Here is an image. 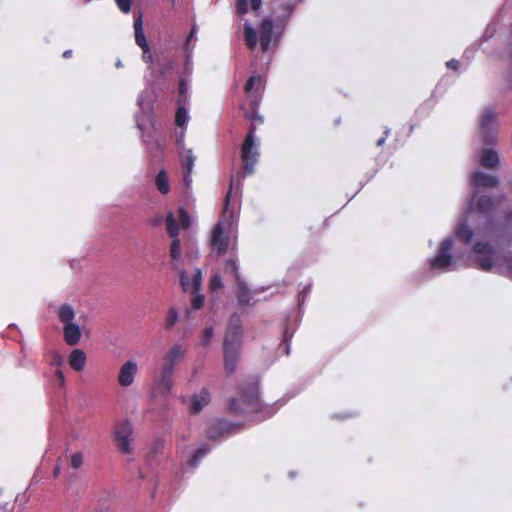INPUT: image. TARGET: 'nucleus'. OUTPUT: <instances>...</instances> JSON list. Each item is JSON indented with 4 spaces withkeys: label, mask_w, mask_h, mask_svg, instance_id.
Listing matches in <instances>:
<instances>
[{
    "label": "nucleus",
    "mask_w": 512,
    "mask_h": 512,
    "mask_svg": "<svg viewBox=\"0 0 512 512\" xmlns=\"http://www.w3.org/2000/svg\"><path fill=\"white\" fill-rule=\"evenodd\" d=\"M455 234L459 241L472 246L474 260L483 271L495 270L496 273L512 278V257L504 259L501 253L487 241L495 234L485 231L475 233L466 223L458 222Z\"/></svg>",
    "instance_id": "obj_1"
},
{
    "label": "nucleus",
    "mask_w": 512,
    "mask_h": 512,
    "mask_svg": "<svg viewBox=\"0 0 512 512\" xmlns=\"http://www.w3.org/2000/svg\"><path fill=\"white\" fill-rule=\"evenodd\" d=\"M503 200L504 196H478L477 193H475L467 202V217L476 215L484 219V227L479 231H485L490 234H501L506 230H512V210L506 213L501 221L496 217L498 208Z\"/></svg>",
    "instance_id": "obj_2"
},
{
    "label": "nucleus",
    "mask_w": 512,
    "mask_h": 512,
    "mask_svg": "<svg viewBox=\"0 0 512 512\" xmlns=\"http://www.w3.org/2000/svg\"><path fill=\"white\" fill-rule=\"evenodd\" d=\"M300 2L302 0L284 2L279 5L280 15L276 18L268 16L262 20L259 26V41L263 52L268 51L271 43L278 42L282 37L295 6Z\"/></svg>",
    "instance_id": "obj_3"
},
{
    "label": "nucleus",
    "mask_w": 512,
    "mask_h": 512,
    "mask_svg": "<svg viewBox=\"0 0 512 512\" xmlns=\"http://www.w3.org/2000/svg\"><path fill=\"white\" fill-rule=\"evenodd\" d=\"M258 380L251 378L242 385L239 391V397L230 401V410L238 414L260 413L264 416L260 420L271 417L276 409L273 406L262 407L258 396Z\"/></svg>",
    "instance_id": "obj_4"
},
{
    "label": "nucleus",
    "mask_w": 512,
    "mask_h": 512,
    "mask_svg": "<svg viewBox=\"0 0 512 512\" xmlns=\"http://www.w3.org/2000/svg\"><path fill=\"white\" fill-rule=\"evenodd\" d=\"M238 186L235 187L234 180L230 182L229 191L226 194L224 202V210L221 220L217 223L214 228L211 238V248L217 255H222L227 251L229 243V231L234 220V212L230 209V203L232 198H236L238 194Z\"/></svg>",
    "instance_id": "obj_5"
},
{
    "label": "nucleus",
    "mask_w": 512,
    "mask_h": 512,
    "mask_svg": "<svg viewBox=\"0 0 512 512\" xmlns=\"http://www.w3.org/2000/svg\"><path fill=\"white\" fill-rule=\"evenodd\" d=\"M59 322L63 325L64 340L68 345L79 343L82 335L80 326L75 322L76 312L69 303L58 305L54 309Z\"/></svg>",
    "instance_id": "obj_6"
},
{
    "label": "nucleus",
    "mask_w": 512,
    "mask_h": 512,
    "mask_svg": "<svg viewBox=\"0 0 512 512\" xmlns=\"http://www.w3.org/2000/svg\"><path fill=\"white\" fill-rule=\"evenodd\" d=\"M454 240L444 239L434 257L429 260L430 269L440 272H450L457 269V258L452 255Z\"/></svg>",
    "instance_id": "obj_7"
},
{
    "label": "nucleus",
    "mask_w": 512,
    "mask_h": 512,
    "mask_svg": "<svg viewBox=\"0 0 512 512\" xmlns=\"http://www.w3.org/2000/svg\"><path fill=\"white\" fill-rule=\"evenodd\" d=\"M137 105L140 108V113L136 116V123L139 130L142 131L144 141L148 143L147 137L149 135H145L146 131L150 128H154V119H153V100L150 92L147 90L142 91L137 98Z\"/></svg>",
    "instance_id": "obj_8"
},
{
    "label": "nucleus",
    "mask_w": 512,
    "mask_h": 512,
    "mask_svg": "<svg viewBox=\"0 0 512 512\" xmlns=\"http://www.w3.org/2000/svg\"><path fill=\"white\" fill-rule=\"evenodd\" d=\"M259 157V142L255 136V128L251 127L241 148V158L245 174L254 172V165Z\"/></svg>",
    "instance_id": "obj_9"
},
{
    "label": "nucleus",
    "mask_w": 512,
    "mask_h": 512,
    "mask_svg": "<svg viewBox=\"0 0 512 512\" xmlns=\"http://www.w3.org/2000/svg\"><path fill=\"white\" fill-rule=\"evenodd\" d=\"M202 280V272L198 268L193 271L191 279L188 277L185 271H180V282L183 290L193 292V296L191 298V306L195 310L200 309L203 306L205 300L204 295L198 292L201 287Z\"/></svg>",
    "instance_id": "obj_10"
},
{
    "label": "nucleus",
    "mask_w": 512,
    "mask_h": 512,
    "mask_svg": "<svg viewBox=\"0 0 512 512\" xmlns=\"http://www.w3.org/2000/svg\"><path fill=\"white\" fill-rule=\"evenodd\" d=\"M263 79L260 75H252L246 82L245 92L252 106V113L249 118L252 120L251 127L256 129L257 124L263 123V117L257 114L256 109L260 104V90Z\"/></svg>",
    "instance_id": "obj_11"
},
{
    "label": "nucleus",
    "mask_w": 512,
    "mask_h": 512,
    "mask_svg": "<svg viewBox=\"0 0 512 512\" xmlns=\"http://www.w3.org/2000/svg\"><path fill=\"white\" fill-rule=\"evenodd\" d=\"M474 159L481 166L491 170L498 169L501 165L500 155L492 145L485 144L484 147L478 149L474 154Z\"/></svg>",
    "instance_id": "obj_12"
},
{
    "label": "nucleus",
    "mask_w": 512,
    "mask_h": 512,
    "mask_svg": "<svg viewBox=\"0 0 512 512\" xmlns=\"http://www.w3.org/2000/svg\"><path fill=\"white\" fill-rule=\"evenodd\" d=\"M497 115L491 109H486L481 117L480 129L483 137V142L486 145L496 146L498 143L497 134L493 130L496 123Z\"/></svg>",
    "instance_id": "obj_13"
},
{
    "label": "nucleus",
    "mask_w": 512,
    "mask_h": 512,
    "mask_svg": "<svg viewBox=\"0 0 512 512\" xmlns=\"http://www.w3.org/2000/svg\"><path fill=\"white\" fill-rule=\"evenodd\" d=\"M132 432V425L128 420L121 421L115 428L116 445L124 453L131 452L130 442Z\"/></svg>",
    "instance_id": "obj_14"
},
{
    "label": "nucleus",
    "mask_w": 512,
    "mask_h": 512,
    "mask_svg": "<svg viewBox=\"0 0 512 512\" xmlns=\"http://www.w3.org/2000/svg\"><path fill=\"white\" fill-rule=\"evenodd\" d=\"M241 339H242L241 318L238 314H233L229 320L224 343L229 342L230 346L240 348Z\"/></svg>",
    "instance_id": "obj_15"
},
{
    "label": "nucleus",
    "mask_w": 512,
    "mask_h": 512,
    "mask_svg": "<svg viewBox=\"0 0 512 512\" xmlns=\"http://www.w3.org/2000/svg\"><path fill=\"white\" fill-rule=\"evenodd\" d=\"M138 372L137 363L133 360L126 361L119 370L118 383L122 387H128L133 384Z\"/></svg>",
    "instance_id": "obj_16"
},
{
    "label": "nucleus",
    "mask_w": 512,
    "mask_h": 512,
    "mask_svg": "<svg viewBox=\"0 0 512 512\" xmlns=\"http://www.w3.org/2000/svg\"><path fill=\"white\" fill-rule=\"evenodd\" d=\"M223 351H224V368L226 374L231 375L237 367L238 359H239V347H232L229 345V342L223 343Z\"/></svg>",
    "instance_id": "obj_17"
},
{
    "label": "nucleus",
    "mask_w": 512,
    "mask_h": 512,
    "mask_svg": "<svg viewBox=\"0 0 512 512\" xmlns=\"http://www.w3.org/2000/svg\"><path fill=\"white\" fill-rule=\"evenodd\" d=\"M498 182L497 176L488 174L480 169L470 174V184L475 187H496Z\"/></svg>",
    "instance_id": "obj_18"
},
{
    "label": "nucleus",
    "mask_w": 512,
    "mask_h": 512,
    "mask_svg": "<svg viewBox=\"0 0 512 512\" xmlns=\"http://www.w3.org/2000/svg\"><path fill=\"white\" fill-rule=\"evenodd\" d=\"M174 369H175V366L173 364L168 363L167 361H164L162 368H161L158 386L161 389V391H163L167 394L170 393L171 389H172V375H173Z\"/></svg>",
    "instance_id": "obj_19"
},
{
    "label": "nucleus",
    "mask_w": 512,
    "mask_h": 512,
    "mask_svg": "<svg viewBox=\"0 0 512 512\" xmlns=\"http://www.w3.org/2000/svg\"><path fill=\"white\" fill-rule=\"evenodd\" d=\"M211 400L210 392L207 388H202L198 394H194L189 403L190 412L199 413Z\"/></svg>",
    "instance_id": "obj_20"
},
{
    "label": "nucleus",
    "mask_w": 512,
    "mask_h": 512,
    "mask_svg": "<svg viewBox=\"0 0 512 512\" xmlns=\"http://www.w3.org/2000/svg\"><path fill=\"white\" fill-rule=\"evenodd\" d=\"M68 362L75 371H82L86 365V354L81 349H74L69 355Z\"/></svg>",
    "instance_id": "obj_21"
},
{
    "label": "nucleus",
    "mask_w": 512,
    "mask_h": 512,
    "mask_svg": "<svg viewBox=\"0 0 512 512\" xmlns=\"http://www.w3.org/2000/svg\"><path fill=\"white\" fill-rule=\"evenodd\" d=\"M187 349L180 344H174L164 355V361L173 364L174 366L186 354Z\"/></svg>",
    "instance_id": "obj_22"
},
{
    "label": "nucleus",
    "mask_w": 512,
    "mask_h": 512,
    "mask_svg": "<svg viewBox=\"0 0 512 512\" xmlns=\"http://www.w3.org/2000/svg\"><path fill=\"white\" fill-rule=\"evenodd\" d=\"M238 427V425L229 423L225 420H216L213 424V428H211L208 432V437L210 439H216V432L217 430L219 434H229L234 428Z\"/></svg>",
    "instance_id": "obj_23"
},
{
    "label": "nucleus",
    "mask_w": 512,
    "mask_h": 512,
    "mask_svg": "<svg viewBox=\"0 0 512 512\" xmlns=\"http://www.w3.org/2000/svg\"><path fill=\"white\" fill-rule=\"evenodd\" d=\"M134 30H135V42L136 44L141 48H148V42L146 40L144 31H143V25H142V17L139 15L134 20Z\"/></svg>",
    "instance_id": "obj_24"
},
{
    "label": "nucleus",
    "mask_w": 512,
    "mask_h": 512,
    "mask_svg": "<svg viewBox=\"0 0 512 512\" xmlns=\"http://www.w3.org/2000/svg\"><path fill=\"white\" fill-rule=\"evenodd\" d=\"M244 35L247 46L254 50L258 43L257 31L249 21L244 23Z\"/></svg>",
    "instance_id": "obj_25"
},
{
    "label": "nucleus",
    "mask_w": 512,
    "mask_h": 512,
    "mask_svg": "<svg viewBox=\"0 0 512 512\" xmlns=\"http://www.w3.org/2000/svg\"><path fill=\"white\" fill-rule=\"evenodd\" d=\"M179 157L181 160L182 170L193 171L195 164V156L191 149H181L179 152Z\"/></svg>",
    "instance_id": "obj_26"
},
{
    "label": "nucleus",
    "mask_w": 512,
    "mask_h": 512,
    "mask_svg": "<svg viewBox=\"0 0 512 512\" xmlns=\"http://www.w3.org/2000/svg\"><path fill=\"white\" fill-rule=\"evenodd\" d=\"M210 447L207 444H203L200 447L197 448L192 458L183 465V469H185V466L188 465L190 468L195 469L201 459L207 455L210 452Z\"/></svg>",
    "instance_id": "obj_27"
},
{
    "label": "nucleus",
    "mask_w": 512,
    "mask_h": 512,
    "mask_svg": "<svg viewBox=\"0 0 512 512\" xmlns=\"http://www.w3.org/2000/svg\"><path fill=\"white\" fill-rule=\"evenodd\" d=\"M178 108L175 115L176 125L179 127H183L189 121L188 110L185 107L186 103H182V99L177 100Z\"/></svg>",
    "instance_id": "obj_28"
},
{
    "label": "nucleus",
    "mask_w": 512,
    "mask_h": 512,
    "mask_svg": "<svg viewBox=\"0 0 512 512\" xmlns=\"http://www.w3.org/2000/svg\"><path fill=\"white\" fill-rule=\"evenodd\" d=\"M238 282V293L237 298L240 305H250L251 304V294L247 287V285L244 283L243 280L239 279Z\"/></svg>",
    "instance_id": "obj_29"
},
{
    "label": "nucleus",
    "mask_w": 512,
    "mask_h": 512,
    "mask_svg": "<svg viewBox=\"0 0 512 512\" xmlns=\"http://www.w3.org/2000/svg\"><path fill=\"white\" fill-rule=\"evenodd\" d=\"M155 185L160 193L167 194L170 190L169 180L165 170H160L155 178Z\"/></svg>",
    "instance_id": "obj_30"
},
{
    "label": "nucleus",
    "mask_w": 512,
    "mask_h": 512,
    "mask_svg": "<svg viewBox=\"0 0 512 512\" xmlns=\"http://www.w3.org/2000/svg\"><path fill=\"white\" fill-rule=\"evenodd\" d=\"M167 231L172 239L178 238L179 227L176 224L173 213H169L166 217Z\"/></svg>",
    "instance_id": "obj_31"
},
{
    "label": "nucleus",
    "mask_w": 512,
    "mask_h": 512,
    "mask_svg": "<svg viewBox=\"0 0 512 512\" xmlns=\"http://www.w3.org/2000/svg\"><path fill=\"white\" fill-rule=\"evenodd\" d=\"M188 90H189L188 80L186 78H181L179 81V87H178V93H179L178 99H182V103H187L189 100Z\"/></svg>",
    "instance_id": "obj_32"
},
{
    "label": "nucleus",
    "mask_w": 512,
    "mask_h": 512,
    "mask_svg": "<svg viewBox=\"0 0 512 512\" xmlns=\"http://www.w3.org/2000/svg\"><path fill=\"white\" fill-rule=\"evenodd\" d=\"M213 335H214V330L212 327L205 328L200 336L198 345L202 346V347H208Z\"/></svg>",
    "instance_id": "obj_33"
},
{
    "label": "nucleus",
    "mask_w": 512,
    "mask_h": 512,
    "mask_svg": "<svg viewBox=\"0 0 512 512\" xmlns=\"http://www.w3.org/2000/svg\"><path fill=\"white\" fill-rule=\"evenodd\" d=\"M292 336H293L292 332L290 333L287 329L284 330L283 342H282V344L279 345V350H283V353L285 355L290 354V342H291Z\"/></svg>",
    "instance_id": "obj_34"
},
{
    "label": "nucleus",
    "mask_w": 512,
    "mask_h": 512,
    "mask_svg": "<svg viewBox=\"0 0 512 512\" xmlns=\"http://www.w3.org/2000/svg\"><path fill=\"white\" fill-rule=\"evenodd\" d=\"M179 319V313L178 310L174 307L170 308L167 314L166 318V328L170 329L172 328Z\"/></svg>",
    "instance_id": "obj_35"
},
{
    "label": "nucleus",
    "mask_w": 512,
    "mask_h": 512,
    "mask_svg": "<svg viewBox=\"0 0 512 512\" xmlns=\"http://www.w3.org/2000/svg\"><path fill=\"white\" fill-rule=\"evenodd\" d=\"M225 272L231 273L235 276L236 280L241 279L238 273V265L235 259H228L225 263Z\"/></svg>",
    "instance_id": "obj_36"
},
{
    "label": "nucleus",
    "mask_w": 512,
    "mask_h": 512,
    "mask_svg": "<svg viewBox=\"0 0 512 512\" xmlns=\"http://www.w3.org/2000/svg\"><path fill=\"white\" fill-rule=\"evenodd\" d=\"M170 255L173 259L178 260L181 257L180 240L175 238L172 240L170 247Z\"/></svg>",
    "instance_id": "obj_37"
},
{
    "label": "nucleus",
    "mask_w": 512,
    "mask_h": 512,
    "mask_svg": "<svg viewBox=\"0 0 512 512\" xmlns=\"http://www.w3.org/2000/svg\"><path fill=\"white\" fill-rule=\"evenodd\" d=\"M83 463V454L81 452H76L70 457V466L74 469H79Z\"/></svg>",
    "instance_id": "obj_38"
},
{
    "label": "nucleus",
    "mask_w": 512,
    "mask_h": 512,
    "mask_svg": "<svg viewBox=\"0 0 512 512\" xmlns=\"http://www.w3.org/2000/svg\"><path fill=\"white\" fill-rule=\"evenodd\" d=\"M180 223L183 228H188L190 225V217L187 211L183 208L179 209Z\"/></svg>",
    "instance_id": "obj_39"
},
{
    "label": "nucleus",
    "mask_w": 512,
    "mask_h": 512,
    "mask_svg": "<svg viewBox=\"0 0 512 512\" xmlns=\"http://www.w3.org/2000/svg\"><path fill=\"white\" fill-rule=\"evenodd\" d=\"M210 287L213 291H216L220 288H222V280H221V277L220 275L218 274H214L212 277H211V280H210Z\"/></svg>",
    "instance_id": "obj_40"
},
{
    "label": "nucleus",
    "mask_w": 512,
    "mask_h": 512,
    "mask_svg": "<svg viewBox=\"0 0 512 512\" xmlns=\"http://www.w3.org/2000/svg\"><path fill=\"white\" fill-rule=\"evenodd\" d=\"M191 51L187 48L185 52V63H184V71L187 74H191L192 72V63H191Z\"/></svg>",
    "instance_id": "obj_41"
},
{
    "label": "nucleus",
    "mask_w": 512,
    "mask_h": 512,
    "mask_svg": "<svg viewBox=\"0 0 512 512\" xmlns=\"http://www.w3.org/2000/svg\"><path fill=\"white\" fill-rule=\"evenodd\" d=\"M117 6L123 13H128L131 8V0H115Z\"/></svg>",
    "instance_id": "obj_42"
},
{
    "label": "nucleus",
    "mask_w": 512,
    "mask_h": 512,
    "mask_svg": "<svg viewBox=\"0 0 512 512\" xmlns=\"http://www.w3.org/2000/svg\"><path fill=\"white\" fill-rule=\"evenodd\" d=\"M184 139L185 129L181 127V130L176 132V144L180 150L184 148Z\"/></svg>",
    "instance_id": "obj_43"
},
{
    "label": "nucleus",
    "mask_w": 512,
    "mask_h": 512,
    "mask_svg": "<svg viewBox=\"0 0 512 512\" xmlns=\"http://www.w3.org/2000/svg\"><path fill=\"white\" fill-rule=\"evenodd\" d=\"M237 10L239 14H246L248 12V1L247 0H238L237 1Z\"/></svg>",
    "instance_id": "obj_44"
},
{
    "label": "nucleus",
    "mask_w": 512,
    "mask_h": 512,
    "mask_svg": "<svg viewBox=\"0 0 512 512\" xmlns=\"http://www.w3.org/2000/svg\"><path fill=\"white\" fill-rule=\"evenodd\" d=\"M192 172L193 171L183 170V184L187 188L190 187L192 183Z\"/></svg>",
    "instance_id": "obj_45"
},
{
    "label": "nucleus",
    "mask_w": 512,
    "mask_h": 512,
    "mask_svg": "<svg viewBox=\"0 0 512 512\" xmlns=\"http://www.w3.org/2000/svg\"><path fill=\"white\" fill-rule=\"evenodd\" d=\"M55 380L60 386H64L65 384V376L61 369H56L55 371Z\"/></svg>",
    "instance_id": "obj_46"
},
{
    "label": "nucleus",
    "mask_w": 512,
    "mask_h": 512,
    "mask_svg": "<svg viewBox=\"0 0 512 512\" xmlns=\"http://www.w3.org/2000/svg\"><path fill=\"white\" fill-rule=\"evenodd\" d=\"M143 51V55H142V59L146 62V63H152L153 61V56L152 54L150 53V48H144L142 49Z\"/></svg>",
    "instance_id": "obj_47"
},
{
    "label": "nucleus",
    "mask_w": 512,
    "mask_h": 512,
    "mask_svg": "<svg viewBox=\"0 0 512 512\" xmlns=\"http://www.w3.org/2000/svg\"><path fill=\"white\" fill-rule=\"evenodd\" d=\"M459 65H460V63L456 59H451V60L446 62L447 68L455 70V71L458 70Z\"/></svg>",
    "instance_id": "obj_48"
},
{
    "label": "nucleus",
    "mask_w": 512,
    "mask_h": 512,
    "mask_svg": "<svg viewBox=\"0 0 512 512\" xmlns=\"http://www.w3.org/2000/svg\"><path fill=\"white\" fill-rule=\"evenodd\" d=\"M262 0H250L251 9L255 12H258L262 6Z\"/></svg>",
    "instance_id": "obj_49"
},
{
    "label": "nucleus",
    "mask_w": 512,
    "mask_h": 512,
    "mask_svg": "<svg viewBox=\"0 0 512 512\" xmlns=\"http://www.w3.org/2000/svg\"><path fill=\"white\" fill-rule=\"evenodd\" d=\"M193 40H196V35L189 32L185 42V50L188 48L192 52V48H190V42Z\"/></svg>",
    "instance_id": "obj_50"
},
{
    "label": "nucleus",
    "mask_w": 512,
    "mask_h": 512,
    "mask_svg": "<svg viewBox=\"0 0 512 512\" xmlns=\"http://www.w3.org/2000/svg\"><path fill=\"white\" fill-rule=\"evenodd\" d=\"M389 132H390V130L388 128H386V130L384 132V136L381 137L380 139H378V141H377L378 146H382L385 143V140H386Z\"/></svg>",
    "instance_id": "obj_51"
},
{
    "label": "nucleus",
    "mask_w": 512,
    "mask_h": 512,
    "mask_svg": "<svg viewBox=\"0 0 512 512\" xmlns=\"http://www.w3.org/2000/svg\"><path fill=\"white\" fill-rule=\"evenodd\" d=\"M493 32H494V29H492V26L489 25L485 31V34H484V37L485 38H488V37H492L493 35Z\"/></svg>",
    "instance_id": "obj_52"
},
{
    "label": "nucleus",
    "mask_w": 512,
    "mask_h": 512,
    "mask_svg": "<svg viewBox=\"0 0 512 512\" xmlns=\"http://www.w3.org/2000/svg\"><path fill=\"white\" fill-rule=\"evenodd\" d=\"M61 363H62V358L59 355H56L52 362V365H60Z\"/></svg>",
    "instance_id": "obj_53"
},
{
    "label": "nucleus",
    "mask_w": 512,
    "mask_h": 512,
    "mask_svg": "<svg viewBox=\"0 0 512 512\" xmlns=\"http://www.w3.org/2000/svg\"><path fill=\"white\" fill-rule=\"evenodd\" d=\"M310 288L311 284H308L307 286L304 287L303 291L301 292V294H303V297L310 292Z\"/></svg>",
    "instance_id": "obj_54"
},
{
    "label": "nucleus",
    "mask_w": 512,
    "mask_h": 512,
    "mask_svg": "<svg viewBox=\"0 0 512 512\" xmlns=\"http://www.w3.org/2000/svg\"><path fill=\"white\" fill-rule=\"evenodd\" d=\"M172 66H173V62H170V63H169V65H168V67H167V69H163V70H161V71H160V74H161V75H165V74H166V72H167L169 69H171V68H172Z\"/></svg>",
    "instance_id": "obj_55"
},
{
    "label": "nucleus",
    "mask_w": 512,
    "mask_h": 512,
    "mask_svg": "<svg viewBox=\"0 0 512 512\" xmlns=\"http://www.w3.org/2000/svg\"><path fill=\"white\" fill-rule=\"evenodd\" d=\"M163 446V441L159 440L155 443V450L160 449Z\"/></svg>",
    "instance_id": "obj_56"
},
{
    "label": "nucleus",
    "mask_w": 512,
    "mask_h": 512,
    "mask_svg": "<svg viewBox=\"0 0 512 512\" xmlns=\"http://www.w3.org/2000/svg\"><path fill=\"white\" fill-rule=\"evenodd\" d=\"M197 31H198V27H197V25H196V24H194V25L192 26V28H191L190 32H191L192 34H195V35H196V34H197Z\"/></svg>",
    "instance_id": "obj_57"
},
{
    "label": "nucleus",
    "mask_w": 512,
    "mask_h": 512,
    "mask_svg": "<svg viewBox=\"0 0 512 512\" xmlns=\"http://www.w3.org/2000/svg\"><path fill=\"white\" fill-rule=\"evenodd\" d=\"M71 54H72V50H66V51L63 53V56H64L65 58H68V57H70V56H71Z\"/></svg>",
    "instance_id": "obj_58"
},
{
    "label": "nucleus",
    "mask_w": 512,
    "mask_h": 512,
    "mask_svg": "<svg viewBox=\"0 0 512 512\" xmlns=\"http://www.w3.org/2000/svg\"><path fill=\"white\" fill-rule=\"evenodd\" d=\"M7 507H8V503L7 502H4V503L0 502V508L1 509H7Z\"/></svg>",
    "instance_id": "obj_59"
},
{
    "label": "nucleus",
    "mask_w": 512,
    "mask_h": 512,
    "mask_svg": "<svg viewBox=\"0 0 512 512\" xmlns=\"http://www.w3.org/2000/svg\"><path fill=\"white\" fill-rule=\"evenodd\" d=\"M59 473H60V467L56 466L55 469H54L55 476H57Z\"/></svg>",
    "instance_id": "obj_60"
},
{
    "label": "nucleus",
    "mask_w": 512,
    "mask_h": 512,
    "mask_svg": "<svg viewBox=\"0 0 512 512\" xmlns=\"http://www.w3.org/2000/svg\"><path fill=\"white\" fill-rule=\"evenodd\" d=\"M115 65H116V67L120 68V67H122V62L120 60H117Z\"/></svg>",
    "instance_id": "obj_61"
},
{
    "label": "nucleus",
    "mask_w": 512,
    "mask_h": 512,
    "mask_svg": "<svg viewBox=\"0 0 512 512\" xmlns=\"http://www.w3.org/2000/svg\"><path fill=\"white\" fill-rule=\"evenodd\" d=\"M154 143L159 149H161V144L158 140H155Z\"/></svg>",
    "instance_id": "obj_62"
}]
</instances>
